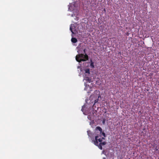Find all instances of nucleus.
Returning a JSON list of instances; mask_svg holds the SVG:
<instances>
[{
  "mask_svg": "<svg viewBox=\"0 0 159 159\" xmlns=\"http://www.w3.org/2000/svg\"><path fill=\"white\" fill-rule=\"evenodd\" d=\"M96 130H98L99 131V134H100L99 135L98 134L97 135H98L99 136H100V135L101 136V135L102 132V128L99 126H97L96 128Z\"/></svg>",
  "mask_w": 159,
  "mask_h": 159,
  "instance_id": "7ed1b4c3",
  "label": "nucleus"
},
{
  "mask_svg": "<svg viewBox=\"0 0 159 159\" xmlns=\"http://www.w3.org/2000/svg\"><path fill=\"white\" fill-rule=\"evenodd\" d=\"M84 80L90 83L91 82V78L89 77H85Z\"/></svg>",
  "mask_w": 159,
  "mask_h": 159,
  "instance_id": "39448f33",
  "label": "nucleus"
},
{
  "mask_svg": "<svg viewBox=\"0 0 159 159\" xmlns=\"http://www.w3.org/2000/svg\"><path fill=\"white\" fill-rule=\"evenodd\" d=\"M97 101L96 100H95V102L96 103Z\"/></svg>",
  "mask_w": 159,
  "mask_h": 159,
  "instance_id": "f8f14e48",
  "label": "nucleus"
},
{
  "mask_svg": "<svg viewBox=\"0 0 159 159\" xmlns=\"http://www.w3.org/2000/svg\"><path fill=\"white\" fill-rule=\"evenodd\" d=\"M99 138V139H102H102H104V138H103V137H102V138Z\"/></svg>",
  "mask_w": 159,
  "mask_h": 159,
  "instance_id": "9b49d317",
  "label": "nucleus"
},
{
  "mask_svg": "<svg viewBox=\"0 0 159 159\" xmlns=\"http://www.w3.org/2000/svg\"><path fill=\"white\" fill-rule=\"evenodd\" d=\"M85 72L86 73H87L89 74H90V70L89 69H86L85 70Z\"/></svg>",
  "mask_w": 159,
  "mask_h": 159,
  "instance_id": "0eeeda50",
  "label": "nucleus"
},
{
  "mask_svg": "<svg viewBox=\"0 0 159 159\" xmlns=\"http://www.w3.org/2000/svg\"><path fill=\"white\" fill-rule=\"evenodd\" d=\"M103 122H104V123L105 122L104 121H103Z\"/></svg>",
  "mask_w": 159,
  "mask_h": 159,
  "instance_id": "4468645a",
  "label": "nucleus"
},
{
  "mask_svg": "<svg viewBox=\"0 0 159 159\" xmlns=\"http://www.w3.org/2000/svg\"><path fill=\"white\" fill-rule=\"evenodd\" d=\"M87 132L89 136L91 138H92L93 134L91 133V132L90 130L87 131Z\"/></svg>",
  "mask_w": 159,
  "mask_h": 159,
  "instance_id": "20e7f679",
  "label": "nucleus"
},
{
  "mask_svg": "<svg viewBox=\"0 0 159 159\" xmlns=\"http://www.w3.org/2000/svg\"><path fill=\"white\" fill-rule=\"evenodd\" d=\"M101 136L98 135L95 136V140H94V143L95 145L98 147V148L101 150L102 149V146L105 145L107 143L106 142H101L102 141V139H99V137Z\"/></svg>",
  "mask_w": 159,
  "mask_h": 159,
  "instance_id": "f03ea898",
  "label": "nucleus"
},
{
  "mask_svg": "<svg viewBox=\"0 0 159 159\" xmlns=\"http://www.w3.org/2000/svg\"><path fill=\"white\" fill-rule=\"evenodd\" d=\"M70 30L71 31V32L73 34H74V33L73 31L72 30V28H71V26L70 27Z\"/></svg>",
  "mask_w": 159,
  "mask_h": 159,
  "instance_id": "1a4fd4ad",
  "label": "nucleus"
},
{
  "mask_svg": "<svg viewBox=\"0 0 159 159\" xmlns=\"http://www.w3.org/2000/svg\"><path fill=\"white\" fill-rule=\"evenodd\" d=\"M104 10L105 11V9H104Z\"/></svg>",
  "mask_w": 159,
  "mask_h": 159,
  "instance_id": "ddd939ff",
  "label": "nucleus"
},
{
  "mask_svg": "<svg viewBox=\"0 0 159 159\" xmlns=\"http://www.w3.org/2000/svg\"><path fill=\"white\" fill-rule=\"evenodd\" d=\"M71 41L73 43H76L77 42V40L75 38H72L71 39Z\"/></svg>",
  "mask_w": 159,
  "mask_h": 159,
  "instance_id": "423d86ee",
  "label": "nucleus"
},
{
  "mask_svg": "<svg viewBox=\"0 0 159 159\" xmlns=\"http://www.w3.org/2000/svg\"><path fill=\"white\" fill-rule=\"evenodd\" d=\"M102 134L104 137H105V134L104 132H102Z\"/></svg>",
  "mask_w": 159,
  "mask_h": 159,
  "instance_id": "9d476101",
  "label": "nucleus"
},
{
  "mask_svg": "<svg viewBox=\"0 0 159 159\" xmlns=\"http://www.w3.org/2000/svg\"><path fill=\"white\" fill-rule=\"evenodd\" d=\"M86 49H84L83 50L84 53L85 54L81 53L77 55L76 56V60L78 62H79L81 61H85L88 60L89 59L88 56L85 53Z\"/></svg>",
  "mask_w": 159,
  "mask_h": 159,
  "instance_id": "f257e3e1",
  "label": "nucleus"
},
{
  "mask_svg": "<svg viewBox=\"0 0 159 159\" xmlns=\"http://www.w3.org/2000/svg\"><path fill=\"white\" fill-rule=\"evenodd\" d=\"M91 61V62L90 64V66H91L92 68H93L94 67V66L93 65V62L92 61V60Z\"/></svg>",
  "mask_w": 159,
  "mask_h": 159,
  "instance_id": "6e6552de",
  "label": "nucleus"
}]
</instances>
